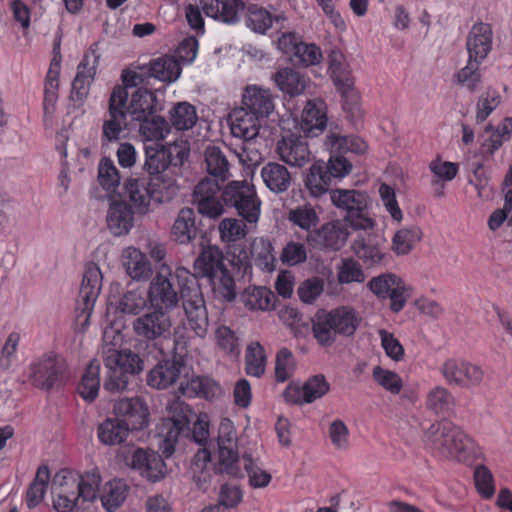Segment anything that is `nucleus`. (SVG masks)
Here are the masks:
<instances>
[{
	"label": "nucleus",
	"instance_id": "obj_44",
	"mask_svg": "<svg viewBox=\"0 0 512 512\" xmlns=\"http://www.w3.org/2000/svg\"><path fill=\"white\" fill-rule=\"evenodd\" d=\"M261 177L267 188L275 193L285 192L291 184L287 168L276 162H269L261 169Z\"/></svg>",
	"mask_w": 512,
	"mask_h": 512
},
{
	"label": "nucleus",
	"instance_id": "obj_55",
	"mask_svg": "<svg viewBox=\"0 0 512 512\" xmlns=\"http://www.w3.org/2000/svg\"><path fill=\"white\" fill-rule=\"evenodd\" d=\"M217 348L227 357L237 359L241 354L240 340L226 325H219L214 333Z\"/></svg>",
	"mask_w": 512,
	"mask_h": 512
},
{
	"label": "nucleus",
	"instance_id": "obj_19",
	"mask_svg": "<svg viewBox=\"0 0 512 512\" xmlns=\"http://www.w3.org/2000/svg\"><path fill=\"white\" fill-rule=\"evenodd\" d=\"M160 96H163V93L140 88L131 95L125 111L135 121L153 116L164 109V101Z\"/></svg>",
	"mask_w": 512,
	"mask_h": 512
},
{
	"label": "nucleus",
	"instance_id": "obj_12",
	"mask_svg": "<svg viewBox=\"0 0 512 512\" xmlns=\"http://www.w3.org/2000/svg\"><path fill=\"white\" fill-rule=\"evenodd\" d=\"M173 278L176 279L175 271L172 272L168 265L162 264L146 291L153 309L168 312L178 305V292L171 282Z\"/></svg>",
	"mask_w": 512,
	"mask_h": 512
},
{
	"label": "nucleus",
	"instance_id": "obj_43",
	"mask_svg": "<svg viewBox=\"0 0 512 512\" xmlns=\"http://www.w3.org/2000/svg\"><path fill=\"white\" fill-rule=\"evenodd\" d=\"M132 432L118 417L107 418L97 428L99 441L108 446L123 443Z\"/></svg>",
	"mask_w": 512,
	"mask_h": 512
},
{
	"label": "nucleus",
	"instance_id": "obj_3",
	"mask_svg": "<svg viewBox=\"0 0 512 512\" xmlns=\"http://www.w3.org/2000/svg\"><path fill=\"white\" fill-rule=\"evenodd\" d=\"M362 322L360 313L351 305H339L333 309L317 311L312 320V332L322 346H330L338 335L350 337Z\"/></svg>",
	"mask_w": 512,
	"mask_h": 512
},
{
	"label": "nucleus",
	"instance_id": "obj_8",
	"mask_svg": "<svg viewBox=\"0 0 512 512\" xmlns=\"http://www.w3.org/2000/svg\"><path fill=\"white\" fill-rule=\"evenodd\" d=\"M223 200L235 207L247 224L256 225L259 221L261 201L254 186L247 180L230 182L223 191Z\"/></svg>",
	"mask_w": 512,
	"mask_h": 512
},
{
	"label": "nucleus",
	"instance_id": "obj_46",
	"mask_svg": "<svg viewBox=\"0 0 512 512\" xmlns=\"http://www.w3.org/2000/svg\"><path fill=\"white\" fill-rule=\"evenodd\" d=\"M251 258L262 271L272 272L276 267V257L272 242L265 237H256L251 243Z\"/></svg>",
	"mask_w": 512,
	"mask_h": 512
},
{
	"label": "nucleus",
	"instance_id": "obj_21",
	"mask_svg": "<svg viewBox=\"0 0 512 512\" xmlns=\"http://www.w3.org/2000/svg\"><path fill=\"white\" fill-rule=\"evenodd\" d=\"M171 320L167 312L154 309L152 312L137 317L133 322L134 332L145 339L154 340L168 333Z\"/></svg>",
	"mask_w": 512,
	"mask_h": 512
},
{
	"label": "nucleus",
	"instance_id": "obj_61",
	"mask_svg": "<svg viewBox=\"0 0 512 512\" xmlns=\"http://www.w3.org/2000/svg\"><path fill=\"white\" fill-rule=\"evenodd\" d=\"M287 218L294 226L307 232L319 223L318 213L311 204L307 203L290 209Z\"/></svg>",
	"mask_w": 512,
	"mask_h": 512
},
{
	"label": "nucleus",
	"instance_id": "obj_25",
	"mask_svg": "<svg viewBox=\"0 0 512 512\" xmlns=\"http://www.w3.org/2000/svg\"><path fill=\"white\" fill-rule=\"evenodd\" d=\"M134 212L125 200H111L106 215L109 231L118 237L127 235L134 226Z\"/></svg>",
	"mask_w": 512,
	"mask_h": 512
},
{
	"label": "nucleus",
	"instance_id": "obj_60",
	"mask_svg": "<svg viewBox=\"0 0 512 512\" xmlns=\"http://www.w3.org/2000/svg\"><path fill=\"white\" fill-rule=\"evenodd\" d=\"M426 407L437 415H446L453 410L454 398L446 388L436 386L427 394Z\"/></svg>",
	"mask_w": 512,
	"mask_h": 512
},
{
	"label": "nucleus",
	"instance_id": "obj_28",
	"mask_svg": "<svg viewBox=\"0 0 512 512\" xmlns=\"http://www.w3.org/2000/svg\"><path fill=\"white\" fill-rule=\"evenodd\" d=\"M348 236L349 232L341 222L332 221L322 225L314 234L310 233L307 240L321 248L339 250L345 245Z\"/></svg>",
	"mask_w": 512,
	"mask_h": 512
},
{
	"label": "nucleus",
	"instance_id": "obj_16",
	"mask_svg": "<svg viewBox=\"0 0 512 512\" xmlns=\"http://www.w3.org/2000/svg\"><path fill=\"white\" fill-rule=\"evenodd\" d=\"M125 464L138 472L139 475L150 482L162 480L167 473V468L162 457L148 449L137 448L125 456Z\"/></svg>",
	"mask_w": 512,
	"mask_h": 512
},
{
	"label": "nucleus",
	"instance_id": "obj_29",
	"mask_svg": "<svg viewBox=\"0 0 512 512\" xmlns=\"http://www.w3.org/2000/svg\"><path fill=\"white\" fill-rule=\"evenodd\" d=\"M199 3L206 16L226 24L237 23L244 9L241 0H199Z\"/></svg>",
	"mask_w": 512,
	"mask_h": 512
},
{
	"label": "nucleus",
	"instance_id": "obj_37",
	"mask_svg": "<svg viewBox=\"0 0 512 512\" xmlns=\"http://www.w3.org/2000/svg\"><path fill=\"white\" fill-rule=\"evenodd\" d=\"M68 484L70 491H74L81 502H91L96 499L101 477L96 472H88L79 478H75L71 474L63 475Z\"/></svg>",
	"mask_w": 512,
	"mask_h": 512
},
{
	"label": "nucleus",
	"instance_id": "obj_4",
	"mask_svg": "<svg viewBox=\"0 0 512 512\" xmlns=\"http://www.w3.org/2000/svg\"><path fill=\"white\" fill-rule=\"evenodd\" d=\"M104 365L108 370L104 388L110 392L126 389L129 377L139 374L144 369L143 360L129 349L108 348L104 351Z\"/></svg>",
	"mask_w": 512,
	"mask_h": 512
},
{
	"label": "nucleus",
	"instance_id": "obj_2",
	"mask_svg": "<svg viewBox=\"0 0 512 512\" xmlns=\"http://www.w3.org/2000/svg\"><path fill=\"white\" fill-rule=\"evenodd\" d=\"M423 441L427 448L444 458L467 462L481 452L478 444L462 428L449 421L430 425Z\"/></svg>",
	"mask_w": 512,
	"mask_h": 512
},
{
	"label": "nucleus",
	"instance_id": "obj_42",
	"mask_svg": "<svg viewBox=\"0 0 512 512\" xmlns=\"http://www.w3.org/2000/svg\"><path fill=\"white\" fill-rule=\"evenodd\" d=\"M148 183L153 202L159 204L171 201L180 189L177 180L168 173L150 175Z\"/></svg>",
	"mask_w": 512,
	"mask_h": 512
},
{
	"label": "nucleus",
	"instance_id": "obj_13",
	"mask_svg": "<svg viewBox=\"0 0 512 512\" xmlns=\"http://www.w3.org/2000/svg\"><path fill=\"white\" fill-rule=\"evenodd\" d=\"M440 371L449 385L466 389L480 386L485 375L480 366L455 358L447 359Z\"/></svg>",
	"mask_w": 512,
	"mask_h": 512
},
{
	"label": "nucleus",
	"instance_id": "obj_10",
	"mask_svg": "<svg viewBox=\"0 0 512 512\" xmlns=\"http://www.w3.org/2000/svg\"><path fill=\"white\" fill-rule=\"evenodd\" d=\"M367 287L381 300H390V309L394 313L400 312L411 295V289L397 274L386 272L372 277Z\"/></svg>",
	"mask_w": 512,
	"mask_h": 512
},
{
	"label": "nucleus",
	"instance_id": "obj_27",
	"mask_svg": "<svg viewBox=\"0 0 512 512\" xmlns=\"http://www.w3.org/2000/svg\"><path fill=\"white\" fill-rule=\"evenodd\" d=\"M242 108L263 120L274 110V101L269 89L248 85L242 94Z\"/></svg>",
	"mask_w": 512,
	"mask_h": 512
},
{
	"label": "nucleus",
	"instance_id": "obj_47",
	"mask_svg": "<svg viewBox=\"0 0 512 512\" xmlns=\"http://www.w3.org/2000/svg\"><path fill=\"white\" fill-rule=\"evenodd\" d=\"M243 305L251 311H268L273 308L274 294L265 287L249 286L240 296Z\"/></svg>",
	"mask_w": 512,
	"mask_h": 512
},
{
	"label": "nucleus",
	"instance_id": "obj_49",
	"mask_svg": "<svg viewBox=\"0 0 512 512\" xmlns=\"http://www.w3.org/2000/svg\"><path fill=\"white\" fill-rule=\"evenodd\" d=\"M100 362L93 360L87 366L77 387L78 394L87 402H93L100 389Z\"/></svg>",
	"mask_w": 512,
	"mask_h": 512
},
{
	"label": "nucleus",
	"instance_id": "obj_15",
	"mask_svg": "<svg viewBox=\"0 0 512 512\" xmlns=\"http://www.w3.org/2000/svg\"><path fill=\"white\" fill-rule=\"evenodd\" d=\"M113 414L132 432L141 431L150 423L149 406L140 396L123 397L116 400L113 404Z\"/></svg>",
	"mask_w": 512,
	"mask_h": 512
},
{
	"label": "nucleus",
	"instance_id": "obj_56",
	"mask_svg": "<svg viewBox=\"0 0 512 512\" xmlns=\"http://www.w3.org/2000/svg\"><path fill=\"white\" fill-rule=\"evenodd\" d=\"M245 10V24L253 32L265 34L271 28L273 23L272 14L263 7L256 4H250Z\"/></svg>",
	"mask_w": 512,
	"mask_h": 512
},
{
	"label": "nucleus",
	"instance_id": "obj_59",
	"mask_svg": "<svg viewBox=\"0 0 512 512\" xmlns=\"http://www.w3.org/2000/svg\"><path fill=\"white\" fill-rule=\"evenodd\" d=\"M205 162L207 171L219 182H224L228 177L229 164L224 153L217 146H208L205 150Z\"/></svg>",
	"mask_w": 512,
	"mask_h": 512
},
{
	"label": "nucleus",
	"instance_id": "obj_53",
	"mask_svg": "<svg viewBox=\"0 0 512 512\" xmlns=\"http://www.w3.org/2000/svg\"><path fill=\"white\" fill-rule=\"evenodd\" d=\"M267 356L264 347L258 341L250 342L245 351V372L260 378L266 371Z\"/></svg>",
	"mask_w": 512,
	"mask_h": 512
},
{
	"label": "nucleus",
	"instance_id": "obj_35",
	"mask_svg": "<svg viewBox=\"0 0 512 512\" xmlns=\"http://www.w3.org/2000/svg\"><path fill=\"white\" fill-rule=\"evenodd\" d=\"M324 146L331 154L348 152L360 154L367 149L366 143L361 138L353 135L347 136L337 128L329 130Z\"/></svg>",
	"mask_w": 512,
	"mask_h": 512
},
{
	"label": "nucleus",
	"instance_id": "obj_45",
	"mask_svg": "<svg viewBox=\"0 0 512 512\" xmlns=\"http://www.w3.org/2000/svg\"><path fill=\"white\" fill-rule=\"evenodd\" d=\"M173 239L181 244H189L196 236L195 215L190 208L179 211L171 230Z\"/></svg>",
	"mask_w": 512,
	"mask_h": 512
},
{
	"label": "nucleus",
	"instance_id": "obj_51",
	"mask_svg": "<svg viewBox=\"0 0 512 512\" xmlns=\"http://www.w3.org/2000/svg\"><path fill=\"white\" fill-rule=\"evenodd\" d=\"M181 71L180 63L173 56L165 55L150 63L151 76L162 82H175L180 77Z\"/></svg>",
	"mask_w": 512,
	"mask_h": 512
},
{
	"label": "nucleus",
	"instance_id": "obj_50",
	"mask_svg": "<svg viewBox=\"0 0 512 512\" xmlns=\"http://www.w3.org/2000/svg\"><path fill=\"white\" fill-rule=\"evenodd\" d=\"M170 125L178 131L192 129L198 121V114L194 105L182 101L173 105L169 111Z\"/></svg>",
	"mask_w": 512,
	"mask_h": 512
},
{
	"label": "nucleus",
	"instance_id": "obj_14",
	"mask_svg": "<svg viewBox=\"0 0 512 512\" xmlns=\"http://www.w3.org/2000/svg\"><path fill=\"white\" fill-rule=\"evenodd\" d=\"M147 292L142 287L128 288L109 298L107 316L122 319L125 316H138L148 307Z\"/></svg>",
	"mask_w": 512,
	"mask_h": 512
},
{
	"label": "nucleus",
	"instance_id": "obj_1",
	"mask_svg": "<svg viewBox=\"0 0 512 512\" xmlns=\"http://www.w3.org/2000/svg\"><path fill=\"white\" fill-rule=\"evenodd\" d=\"M175 276L186 319L175 328L174 341L177 347L183 349L193 336L201 339L206 337L209 320L201 288L191 271L179 266L175 269Z\"/></svg>",
	"mask_w": 512,
	"mask_h": 512
},
{
	"label": "nucleus",
	"instance_id": "obj_39",
	"mask_svg": "<svg viewBox=\"0 0 512 512\" xmlns=\"http://www.w3.org/2000/svg\"><path fill=\"white\" fill-rule=\"evenodd\" d=\"M352 249L356 256L368 265H380L385 258L383 239L359 236L354 240Z\"/></svg>",
	"mask_w": 512,
	"mask_h": 512
},
{
	"label": "nucleus",
	"instance_id": "obj_33",
	"mask_svg": "<svg viewBox=\"0 0 512 512\" xmlns=\"http://www.w3.org/2000/svg\"><path fill=\"white\" fill-rule=\"evenodd\" d=\"M123 187L125 198L129 200L135 213L145 215L150 212L153 200L148 181L139 178H128Z\"/></svg>",
	"mask_w": 512,
	"mask_h": 512
},
{
	"label": "nucleus",
	"instance_id": "obj_11",
	"mask_svg": "<svg viewBox=\"0 0 512 512\" xmlns=\"http://www.w3.org/2000/svg\"><path fill=\"white\" fill-rule=\"evenodd\" d=\"M128 96L127 88L121 85L114 87L111 92L108 112L102 125V138L108 142L120 140L121 134L127 128L125 107Z\"/></svg>",
	"mask_w": 512,
	"mask_h": 512
},
{
	"label": "nucleus",
	"instance_id": "obj_22",
	"mask_svg": "<svg viewBox=\"0 0 512 512\" xmlns=\"http://www.w3.org/2000/svg\"><path fill=\"white\" fill-rule=\"evenodd\" d=\"M279 158L290 166L302 167L310 160V150L307 142L294 134H287L277 143Z\"/></svg>",
	"mask_w": 512,
	"mask_h": 512
},
{
	"label": "nucleus",
	"instance_id": "obj_31",
	"mask_svg": "<svg viewBox=\"0 0 512 512\" xmlns=\"http://www.w3.org/2000/svg\"><path fill=\"white\" fill-rule=\"evenodd\" d=\"M121 263L127 275L136 281L148 280L152 273V264L140 249L129 246L123 249Z\"/></svg>",
	"mask_w": 512,
	"mask_h": 512
},
{
	"label": "nucleus",
	"instance_id": "obj_32",
	"mask_svg": "<svg viewBox=\"0 0 512 512\" xmlns=\"http://www.w3.org/2000/svg\"><path fill=\"white\" fill-rule=\"evenodd\" d=\"M225 266L224 255L216 245L203 247L200 254L194 261V273H191L195 280L197 278H209L221 271Z\"/></svg>",
	"mask_w": 512,
	"mask_h": 512
},
{
	"label": "nucleus",
	"instance_id": "obj_64",
	"mask_svg": "<svg viewBox=\"0 0 512 512\" xmlns=\"http://www.w3.org/2000/svg\"><path fill=\"white\" fill-rule=\"evenodd\" d=\"M144 170L149 175L165 174L169 165L161 144L147 145L145 147Z\"/></svg>",
	"mask_w": 512,
	"mask_h": 512
},
{
	"label": "nucleus",
	"instance_id": "obj_24",
	"mask_svg": "<svg viewBox=\"0 0 512 512\" xmlns=\"http://www.w3.org/2000/svg\"><path fill=\"white\" fill-rule=\"evenodd\" d=\"M327 121L326 104L320 99H313L304 106L299 127L306 136L316 137L325 130Z\"/></svg>",
	"mask_w": 512,
	"mask_h": 512
},
{
	"label": "nucleus",
	"instance_id": "obj_38",
	"mask_svg": "<svg viewBox=\"0 0 512 512\" xmlns=\"http://www.w3.org/2000/svg\"><path fill=\"white\" fill-rule=\"evenodd\" d=\"M103 286V273L94 262L85 264L82 281L79 290V300L86 302L97 301Z\"/></svg>",
	"mask_w": 512,
	"mask_h": 512
},
{
	"label": "nucleus",
	"instance_id": "obj_40",
	"mask_svg": "<svg viewBox=\"0 0 512 512\" xmlns=\"http://www.w3.org/2000/svg\"><path fill=\"white\" fill-rule=\"evenodd\" d=\"M273 80L281 92L290 96L302 94L308 83L304 74L290 67L279 69L273 75Z\"/></svg>",
	"mask_w": 512,
	"mask_h": 512
},
{
	"label": "nucleus",
	"instance_id": "obj_63",
	"mask_svg": "<svg viewBox=\"0 0 512 512\" xmlns=\"http://www.w3.org/2000/svg\"><path fill=\"white\" fill-rule=\"evenodd\" d=\"M337 282L340 285L363 283L365 274L361 265L352 258H344L336 266Z\"/></svg>",
	"mask_w": 512,
	"mask_h": 512
},
{
	"label": "nucleus",
	"instance_id": "obj_7",
	"mask_svg": "<svg viewBox=\"0 0 512 512\" xmlns=\"http://www.w3.org/2000/svg\"><path fill=\"white\" fill-rule=\"evenodd\" d=\"M168 416L162 419L158 426V436L161 438L159 449L165 456H170L180 434L188 427L191 410L180 399H173L167 406Z\"/></svg>",
	"mask_w": 512,
	"mask_h": 512
},
{
	"label": "nucleus",
	"instance_id": "obj_5",
	"mask_svg": "<svg viewBox=\"0 0 512 512\" xmlns=\"http://www.w3.org/2000/svg\"><path fill=\"white\" fill-rule=\"evenodd\" d=\"M327 61L328 73L342 96L344 109L352 117H360L362 115L359 106L360 95L354 86V77L345 54L340 49L334 48L329 52Z\"/></svg>",
	"mask_w": 512,
	"mask_h": 512
},
{
	"label": "nucleus",
	"instance_id": "obj_23",
	"mask_svg": "<svg viewBox=\"0 0 512 512\" xmlns=\"http://www.w3.org/2000/svg\"><path fill=\"white\" fill-rule=\"evenodd\" d=\"M493 29L484 22H476L472 25L466 40L468 58L484 61L492 50Z\"/></svg>",
	"mask_w": 512,
	"mask_h": 512
},
{
	"label": "nucleus",
	"instance_id": "obj_9",
	"mask_svg": "<svg viewBox=\"0 0 512 512\" xmlns=\"http://www.w3.org/2000/svg\"><path fill=\"white\" fill-rule=\"evenodd\" d=\"M217 447V470L231 476H238L240 474L238 436L234 423L228 418L220 421Z\"/></svg>",
	"mask_w": 512,
	"mask_h": 512
},
{
	"label": "nucleus",
	"instance_id": "obj_62",
	"mask_svg": "<svg viewBox=\"0 0 512 512\" xmlns=\"http://www.w3.org/2000/svg\"><path fill=\"white\" fill-rule=\"evenodd\" d=\"M328 439L338 452H347L351 448V434L348 426L341 419H334L327 428Z\"/></svg>",
	"mask_w": 512,
	"mask_h": 512
},
{
	"label": "nucleus",
	"instance_id": "obj_30",
	"mask_svg": "<svg viewBox=\"0 0 512 512\" xmlns=\"http://www.w3.org/2000/svg\"><path fill=\"white\" fill-rule=\"evenodd\" d=\"M180 393L187 397H202L207 400L219 399L223 395L221 385L209 376L193 375L182 381Z\"/></svg>",
	"mask_w": 512,
	"mask_h": 512
},
{
	"label": "nucleus",
	"instance_id": "obj_57",
	"mask_svg": "<svg viewBox=\"0 0 512 512\" xmlns=\"http://www.w3.org/2000/svg\"><path fill=\"white\" fill-rule=\"evenodd\" d=\"M49 481L50 470L48 466H39L36 476L30 484L26 494V503L29 508H34L42 502L46 494Z\"/></svg>",
	"mask_w": 512,
	"mask_h": 512
},
{
	"label": "nucleus",
	"instance_id": "obj_34",
	"mask_svg": "<svg viewBox=\"0 0 512 512\" xmlns=\"http://www.w3.org/2000/svg\"><path fill=\"white\" fill-rule=\"evenodd\" d=\"M330 199L334 206L345 210L347 215L366 211L369 205L368 194L354 189H334L330 192Z\"/></svg>",
	"mask_w": 512,
	"mask_h": 512
},
{
	"label": "nucleus",
	"instance_id": "obj_36",
	"mask_svg": "<svg viewBox=\"0 0 512 512\" xmlns=\"http://www.w3.org/2000/svg\"><path fill=\"white\" fill-rule=\"evenodd\" d=\"M181 373V364L175 360H163L156 364L147 375V384L156 389H167Z\"/></svg>",
	"mask_w": 512,
	"mask_h": 512
},
{
	"label": "nucleus",
	"instance_id": "obj_41",
	"mask_svg": "<svg viewBox=\"0 0 512 512\" xmlns=\"http://www.w3.org/2000/svg\"><path fill=\"white\" fill-rule=\"evenodd\" d=\"M139 136L145 142H161L171 133L170 123L159 115L139 120Z\"/></svg>",
	"mask_w": 512,
	"mask_h": 512
},
{
	"label": "nucleus",
	"instance_id": "obj_6",
	"mask_svg": "<svg viewBox=\"0 0 512 512\" xmlns=\"http://www.w3.org/2000/svg\"><path fill=\"white\" fill-rule=\"evenodd\" d=\"M28 377L34 386L49 390L66 383L71 374L62 357L48 353L30 364Z\"/></svg>",
	"mask_w": 512,
	"mask_h": 512
},
{
	"label": "nucleus",
	"instance_id": "obj_58",
	"mask_svg": "<svg viewBox=\"0 0 512 512\" xmlns=\"http://www.w3.org/2000/svg\"><path fill=\"white\" fill-rule=\"evenodd\" d=\"M305 184L313 197H319L328 191L331 178L325 170L323 161L315 162L310 167Z\"/></svg>",
	"mask_w": 512,
	"mask_h": 512
},
{
	"label": "nucleus",
	"instance_id": "obj_52",
	"mask_svg": "<svg viewBox=\"0 0 512 512\" xmlns=\"http://www.w3.org/2000/svg\"><path fill=\"white\" fill-rule=\"evenodd\" d=\"M423 232L416 225L406 226L399 229L392 239V250L397 255H407L421 241Z\"/></svg>",
	"mask_w": 512,
	"mask_h": 512
},
{
	"label": "nucleus",
	"instance_id": "obj_54",
	"mask_svg": "<svg viewBox=\"0 0 512 512\" xmlns=\"http://www.w3.org/2000/svg\"><path fill=\"white\" fill-rule=\"evenodd\" d=\"M208 279L216 298L228 302L236 298L235 280L227 267H224L221 271L215 273Z\"/></svg>",
	"mask_w": 512,
	"mask_h": 512
},
{
	"label": "nucleus",
	"instance_id": "obj_20",
	"mask_svg": "<svg viewBox=\"0 0 512 512\" xmlns=\"http://www.w3.org/2000/svg\"><path fill=\"white\" fill-rule=\"evenodd\" d=\"M248 225L249 224H247L243 220L237 218L227 217L222 219L218 225V231L221 241L227 243L228 245H231L232 243H236L237 241L244 239L249 233ZM229 249V253H231V246H229ZM232 254V262L234 265L241 268L248 264L249 255L244 249H241L237 256L235 254V251H233Z\"/></svg>",
	"mask_w": 512,
	"mask_h": 512
},
{
	"label": "nucleus",
	"instance_id": "obj_48",
	"mask_svg": "<svg viewBox=\"0 0 512 512\" xmlns=\"http://www.w3.org/2000/svg\"><path fill=\"white\" fill-rule=\"evenodd\" d=\"M128 494V486L122 479L108 481L102 489L100 499L107 512H114L125 501Z\"/></svg>",
	"mask_w": 512,
	"mask_h": 512
},
{
	"label": "nucleus",
	"instance_id": "obj_26",
	"mask_svg": "<svg viewBox=\"0 0 512 512\" xmlns=\"http://www.w3.org/2000/svg\"><path fill=\"white\" fill-rule=\"evenodd\" d=\"M262 120L242 107L233 109L228 115L231 135L243 141L255 139L260 131Z\"/></svg>",
	"mask_w": 512,
	"mask_h": 512
},
{
	"label": "nucleus",
	"instance_id": "obj_18",
	"mask_svg": "<svg viewBox=\"0 0 512 512\" xmlns=\"http://www.w3.org/2000/svg\"><path fill=\"white\" fill-rule=\"evenodd\" d=\"M216 179L203 178L194 188L193 199L198 212L209 218H217L224 212L223 193Z\"/></svg>",
	"mask_w": 512,
	"mask_h": 512
},
{
	"label": "nucleus",
	"instance_id": "obj_17",
	"mask_svg": "<svg viewBox=\"0 0 512 512\" xmlns=\"http://www.w3.org/2000/svg\"><path fill=\"white\" fill-rule=\"evenodd\" d=\"M100 53L97 43L92 44L78 65L77 74L72 83L71 100L82 105L89 95V90L96 74Z\"/></svg>",
	"mask_w": 512,
	"mask_h": 512
}]
</instances>
